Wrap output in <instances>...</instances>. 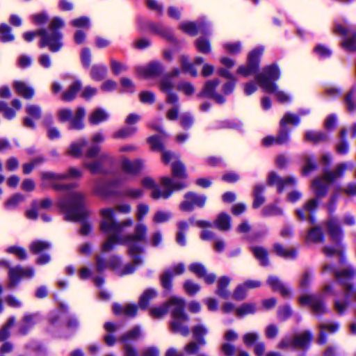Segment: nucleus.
Wrapping results in <instances>:
<instances>
[{
  "mask_svg": "<svg viewBox=\"0 0 356 356\" xmlns=\"http://www.w3.org/2000/svg\"><path fill=\"white\" fill-rule=\"evenodd\" d=\"M172 172L174 177L186 179L187 177L186 168L179 161H176L172 163Z\"/></svg>",
  "mask_w": 356,
  "mask_h": 356,
  "instance_id": "obj_44",
  "label": "nucleus"
},
{
  "mask_svg": "<svg viewBox=\"0 0 356 356\" xmlns=\"http://www.w3.org/2000/svg\"><path fill=\"white\" fill-rule=\"evenodd\" d=\"M333 32L343 36L341 47L344 51L353 52L356 50V31L353 25L346 20L342 23L337 22L334 24Z\"/></svg>",
  "mask_w": 356,
  "mask_h": 356,
  "instance_id": "obj_8",
  "label": "nucleus"
},
{
  "mask_svg": "<svg viewBox=\"0 0 356 356\" xmlns=\"http://www.w3.org/2000/svg\"><path fill=\"white\" fill-rule=\"evenodd\" d=\"M161 184L166 188L165 191H161L156 186L154 180L150 177H145L142 180V185L145 188L152 189L151 196L154 200L159 198L167 199L171 195L173 191L180 190L186 186L183 181L175 182L169 177H163L161 179Z\"/></svg>",
  "mask_w": 356,
  "mask_h": 356,
  "instance_id": "obj_7",
  "label": "nucleus"
},
{
  "mask_svg": "<svg viewBox=\"0 0 356 356\" xmlns=\"http://www.w3.org/2000/svg\"><path fill=\"white\" fill-rule=\"evenodd\" d=\"M137 306L136 305L129 304L122 306L119 304L113 305V312L115 314H124L129 317H134L137 313Z\"/></svg>",
  "mask_w": 356,
  "mask_h": 356,
  "instance_id": "obj_31",
  "label": "nucleus"
},
{
  "mask_svg": "<svg viewBox=\"0 0 356 356\" xmlns=\"http://www.w3.org/2000/svg\"><path fill=\"white\" fill-rule=\"evenodd\" d=\"M185 301L184 299L174 296L172 297L165 304L152 307L149 310L151 316L159 318L165 316L170 308L172 321L170 326L172 332L186 336L189 333L186 323L188 321V316L184 312Z\"/></svg>",
  "mask_w": 356,
  "mask_h": 356,
  "instance_id": "obj_2",
  "label": "nucleus"
},
{
  "mask_svg": "<svg viewBox=\"0 0 356 356\" xmlns=\"http://www.w3.org/2000/svg\"><path fill=\"white\" fill-rule=\"evenodd\" d=\"M206 24L200 22L197 24L194 22H185L180 24V29L185 33L195 35L197 33H205Z\"/></svg>",
  "mask_w": 356,
  "mask_h": 356,
  "instance_id": "obj_26",
  "label": "nucleus"
},
{
  "mask_svg": "<svg viewBox=\"0 0 356 356\" xmlns=\"http://www.w3.org/2000/svg\"><path fill=\"white\" fill-rule=\"evenodd\" d=\"M247 289H245L244 284L238 285L236 289L234 290L232 297L234 300H241L244 299L247 295Z\"/></svg>",
  "mask_w": 356,
  "mask_h": 356,
  "instance_id": "obj_64",
  "label": "nucleus"
},
{
  "mask_svg": "<svg viewBox=\"0 0 356 356\" xmlns=\"http://www.w3.org/2000/svg\"><path fill=\"white\" fill-rule=\"evenodd\" d=\"M86 145L87 141L86 139H80L76 142H73L69 146L67 154L74 157H80L83 155V150Z\"/></svg>",
  "mask_w": 356,
  "mask_h": 356,
  "instance_id": "obj_35",
  "label": "nucleus"
},
{
  "mask_svg": "<svg viewBox=\"0 0 356 356\" xmlns=\"http://www.w3.org/2000/svg\"><path fill=\"white\" fill-rule=\"evenodd\" d=\"M39 321V317L37 314H26L19 327V332L22 334H26L29 330Z\"/></svg>",
  "mask_w": 356,
  "mask_h": 356,
  "instance_id": "obj_30",
  "label": "nucleus"
},
{
  "mask_svg": "<svg viewBox=\"0 0 356 356\" xmlns=\"http://www.w3.org/2000/svg\"><path fill=\"white\" fill-rule=\"evenodd\" d=\"M163 67L159 61H152L145 66H139L136 68L138 74L143 78H153L159 76Z\"/></svg>",
  "mask_w": 356,
  "mask_h": 356,
  "instance_id": "obj_18",
  "label": "nucleus"
},
{
  "mask_svg": "<svg viewBox=\"0 0 356 356\" xmlns=\"http://www.w3.org/2000/svg\"><path fill=\"white\" fill-rule=\"evenodd\" d=\"M150 29L157 33V34H159L163 37H165L168 39H170L171 38V33L170 32V31L166 29L165 27L163 26L161 24H152L150 25Z\"/></svg>",
  "mask_w": 356,
  "mask_h": 356,
  "instance_id": "obj_56",
  "label": "nucleus"
},
{
  "mask_svg": "<svg viewBox=\"0 0 356 356\" xmlns=\"http://www.w3.org/2000/svg\"><path fill=\"white\" fill-rule=\"evenodd\" d=\"M34 275V270L33 268H23L17 266L15 267H10L8 270L9 282L8 286L13 288L16 286L22 278H31Z\"/></svg>",
  "mask_w": 356,
  "mask_h": 356,
  "instance_id": "obj_15",
  "label": "nucleus"
},
{
  "mask_svg": "<svg viewBox=\"0 0 356 356\" xmlns=\"http://www.w3.org/2000/svg\"><path fill=\"white\" fill-rule=\"evenodd\" d=\"M263 52V47H259L252 50L248 54L247 65L239 66L237 70V74L244 77H248L254 74L259 68V58Z\"/></svg>",
  "mask_w": 356,
  "mask_h": 356,
  "instance_id": "obj_12",
  "label": "nucleus"
},
{
  "mask_svg": "<svg viewBox=\"0 0 356 356\" xmlns=\"http://www.w3.org/2000/svg\"><path fill=\"white\" fill-rule=\"evenodd\" d=\"M225 50L231 54H237L241 52L242 49L241 43L237 42H228L223 45Z\"/></svg>",
  "mask_w": 356,
  "mask_h": 356,
  "instance_id": "obj_57",
  "label": "nucleus"
},
{
  "mask_svg": "<svg viewBox=\"0 0 356 356\" xmlns=\"http://www.w3.org/2000/svg\"><path fill=\"white\" fill-rule=\"evenodd\" d=\"M274 250L277 254L284 258L290 259L296 256V252L294 250L286 248L278 243L274 245Z\"/></svg>",
  "mask_w": 356,
  "mask_h": 356,
  "instance_id": "obj_46",
  "label": "nucleus"
},
{
  "mask_svg": "<svg viewBox=\"0 0 356 356\" xmlns=\"http://www.w3.org/2000/svg\"><path fill=\"white\" fill-rule=\"evenodd\" d=\"M109 118L108 113L101 108L95 109L88 118L89 122L92 124H98Z\"/></svg>",
  "mask_w": 356,
  "mask_h": 356,
  "instance_id": "obj_34",
  "label": "nucleus"
},
{
  "mask_svg": "<svg viewBox=\"0 0 356 356\" xmlns=\"http://www.w3.org/2000/svg\"><path fill=\"white\" fill-rule=\"evenodd\" d=\"M280 76L277 66L272 65L264 67L261 73L256 75L255 79L264 92L274 94L278 102L284 104L289 102L291 99L284 91L278 90L277 84L274 83Z\"/></svg>",
  "mask_w": 356,
  "mask_h": 356,
  "instance_id": "obj_5",
  "label": "nucleus"
},
{
  "mask_svg": "<svg viewBox=\"0 0 356 356\" xmlns=\"http://www.w3.org/2000/svg\"><path fill=\"white\" fill-rule=\"evenodd\" d=\"M300 122V119L298 115L287 113L280 120L281 128L286 127L288 124L298 125Z\"/></svg>",
  "mask_w": 356,
  "mask_h": 356,
  "instance_id": "obj_48",
  "label": "nucleus"
},
{
  "mask_svg": "<svg viewBox=\"0 0 356 356\" xmlns=\"http://www.w3.org/2000/svg\"><path fill=\"white\" fill-rule=\"evenodd\" d=\"M355 91L353 88L348 92V94L346 96L345 102L346 108L350 112H353L355 111Z\"/></svg>",
  "mask_w": 356,
  "mask_h": 356,
  "instance_id": "obj_59",
  "label": "nucleus"
},
{
  "mask_svg": "<svg viewBox=\"0 0 356 356\" xmlns=\"http://www.w3.org/2000/svg\"><path fill=\"white\" fill-rule=\"evenodd\" d=\"M14 88L16 92L26 99H31L34 95V90L22 81L14 82Z\"/></svg>",
  "mask_w": 356,
  "mask_h": 356,
  "instance_id": "obj_36",
  "label": "nucleus"
},
{
  "mask_svg": "<svg viewBox=\"0 0 356 356\" xmlns=\"http://www.w3.org/2000/svg\"><path fill=\"white\" fill-rule=\"evenodd\" d=\"M156 291L153 289L145 290L140 297L139 307L143 309H145L148 307L149 301L156 298Z\"/></svg>",
  "mask_w": 356,
  "mask_h": 356,
  "instance_id": "obj_40",
  "label": "nucleus"
},
{
  "mask_svg": "<svg viewBox=\"0 0 356 356\" xmlns=\"http://www.w3.org/2000/svg\"><path fill=\"white\" fill-rule=\"evenodd\" d=\"M268 182L270 185H276L277 191L281 193L287 186L295 185L296 179L293 177H289L283 179L278 177L275 172H270L268 175Z\"/></svg>",
  "mask_w": 356,
  "mask_h": 356,
  "instance_id": "obj_21",
  "label": "nucleus"
},
{
  "mask_svg": "<svg viewBox=\"0 0 356 356\" xmlns=\"http://www.w3.org/2000/svg\"><path fill=\"white\" fill-rule=\"evenodd\" d=\"M86 111L83 108H79L73 115L72 112L68 108H61L58 111V118L62 122H70V129H81L84 127L83 118Z\"/></svg>",
  "mask_w": 356,
  "mask_h": 356,
  "instance_id": "obj_11",
  "label": "nucleus"
},
{
  "mask_svg": "<svg viewBox=\"0 0 356 356\" xmlns=\"http://www.w3.org/2000/svg\"><path fill=\"white\" fill-rule=\"evenodd\" d=\"M219 81L217 79L207 81L204 86L202 92L199 96H205L213 99L217 103L222 104L225 102V98L215 92V89L218 86Z\"/></svg>",
  "mask_w": 356,
  "mask_h": 356,
  "instance_id": "obj_22",
  "label": "nucleus"
},
{
  "mask_svg": "<svg viewBox=\"0 0 356 356\" xmlns=\"http://www.w3.org/2000/svg\"><path fill=\"white\" fill-rule=\"evenodd\" d=\"M83 200L84 196L81 193L71 191L58 202V206L65 213L67 220L81 222L88 215L87 210L83 207Z\"/></svg>",
  "mask_w": 356,
  "mask_h": 356,
  "instance_id": "obj_4",
  "label": "nucleus"
},
{
  "mask_svg": "<svg viewBox=\"0 0 356 356\" xmlns=\"http://www.w3.org/2000/svg\"><path fill=\"white\" fill-rule=\"evenodd\" d=\"M333 272L338 281L346 288L348 296L351 294L352 283L354 280L353 269L346 267L340 270H335L332 266L326 265L323 267V272Z\"/></svg>",
  "mask_w": 356,
  "mask_h": 356,
  "instance_id": "obj_13",
  "label": "nucleus"
},
{
  "mask_svg": "<svg viewBox=\"0 0 356 356\" xmlns=\"http://www.w3.org/2000/svg\"><path fill=\"white\" fill-rule=\"evenodd\" d=\"M185 200L181 204L183 211H190L194 207H203L206 203L207 197L190 192L185 195Z\"/></svg>",
  "mask_w": 356,
  "mask_h": 356,
  "instance_id": "obj_16",
  "label": "nucleus"
},
{
  "mask_svg": "<svg viewBox=\"0 0 356 356\" xmlns=\"http://www.w3.org/2000/svg\"><path fill=\"white\" fill-rule=\"evenodd\" d=\"M171 218V214L168 211H158L153 216V222L156 224L167 222Z\"/></svg>",
  "mask_w": 356,
  "mask_h": 356,
  "instance_id": "obj_55",
  "label": "nucleus"
},
{
  "mask_svg": "<svg viewBox=\"0 0 356 356\" xmlns=\"http://www.w3.org/2000/svg\"><path fill=\"white\" fill-rule=\"evenodd\" d=\"M50 244L45 241H35L30 245V249L34 254H39L50 248Z\"/></svg>",
  "mask_w": 356,
  "mask_h": 356,
  "instance_id": "obj_53",
  "label": "nucleus"
},
{
  "mask_svg": "<svg viewBox=\"0 0 356 356\" xmlns=\"http://www.w3.org/2000/svg\"><path fill=\"white\" fill-rule=\"evenodd\" d=\"M300 302L301 305H309L314 312L316 313H321L324 312V306L319 298L315 296H304L300 298Z\"/></svg>",
  "mask_w": 356,
  "mask_h": 356,
  "instance_id": "obj_25",
  "label": "nucleus"
},
{
  "mask_svg": "<svg viewBox=\"0 0 356 356\" xmlns=\"http://www.w3.org/2000/svg\"><path fill=\"white\" fill-rule=\"evenodd\" d=\"M136 131L137 128L136 127L124 128L115 133L114 138H127L134 134Z\"/></svg>",
  "mask_w": 356,
  "mask_h": 356,
  "instance_id": "obj_61",
  "label": "nucleus"
},
{
  "mask_svg": "<svg viewBox=\"0 0 356 356\" xmlns=\"http://www.w3.org/2000/svg\"><path fill=\"white\" fill-rule=\"evenodd\" d=\"M267 283L274 291H278L283 296H287L290 294V289L277 277L270 276Z\"/></svg>",
  "mask_w": 356,
  "mask_h": 356,
  "instance_id": "obj_29",
  "label": "nucleus"
},
{
  "mask_svg": "<svg viewBox=\"0 0 356 356\" xmlns=\"http://www.w3.org/2000/svg\"><path fill=\"white\" fill-rule=\"evenodd\" d=\"M254 305L251 303H245L236 309V314L239 317L252 314L255 312Z\"/></svg>",
  "mask_w": 356,
  "mask_h": 356,
  "instance_id": "obj_51",
  "label": "nucleus"
},
{
  "mask_svg": "<svg viewBox=\"0 0 356 356\" xmlns=\"http://www.w3.org/2000/svg\"><path fill=\"white\" fill-rule=\"evenodd\" d=\"M108 158L109 156L108 154H102L100 155L98 160L94 161L92 162L85 161L83 163V165L92 174L99 173L102 172V162Z\"/></svg>",
  "mask_w": 356,
  "mask_h": 356,
  "instance_id": "obj_32",
  "label": "nucleus"
},
{
  "mask_svg": "<svg viewBox=\"0 0 356 356\" xmlns=\"http://www.w3.org/2000/svg\"><path fill=\"white\" fill-rule=\"evenodd\" d=\"M64 26V21L59 18H54L49 24V32L44 29L35 32H26L24 33V39L27 42H31L35 36L41 35L40 42V47H48L52 52L58 51L63 46L62 34L57 31V29L62 28Z\"/></svg>",
  "mask_w": 356,
  "mask_h": 356,
  "instance_id": "obj_3",
  "label": "nucleus"
},
{
  "mask_svg": "<svg viewBox=\"0 0 356 356\" xmlns=\"http://www.w3.org/2000/svg\"><path fill=\"white\" fill-rule=\"evenodd\" d=\"M70 24L76 28L88 29L90 26V21L87 17H81L72 20Z\"/></svg>",
  "mask_w": 356,
  "mask_h": 356,
  "instance_id": "obj_54",
  "label": "nucleus"
},
{
  "mask_svg": "<svg viewBox=\"0 0 356 356\" xmlns=\"http://www.w3.org/2000/svg\"><path fill=\"white\" fill-rule=\"evenodd\" d=\"M327 138V135L321 131H309L305 133V139L315 143L325 140Z\"/></svg>",
  "mask_w": 356,
  "mask_h": 356,
  "instance_id": "obj_52",
  "label": "nucleus"
},
{
  "mask_svg": "<svg viewBox=\"0 0 356 356\" xmlns=\"http://www.w3.org/2000/svg\"><path fill=\"white\" fill-rule=\"evenodd\" d=\"M15 38L14 35L11 33L10 27L6 24H1L0 25V39L3 42H10Z\"/></svg>",
  "mask_w": 356,
  "mask_h": 356,
  "instance_id": "obj_49",
  "label": "nucleus"
},
{
  "mask_svg": "<svg viewBox=\"0 0 356 356\" xmlns=\"http://www.w3.org/2000/svg\"><path fill=\"white\" fill-rule=\"evenodd\" d=\"M264 191V186L263 185L259 184L254 187V200L253 202V207L258 208L260 207L265 201L264 197L262 195V193Z\"/></svg>",
  "mask_w": 356,
  "mask_h": 356,
  "instance_id": "obj_47",
  "label": "nucleus"
},
{
  "mask_svg": "<svg viewBox=\"0 0 356 356\" xmlns=\"http://www.w3.org/2000/svg\"><path fill=\"white\" fill-rule=\"evenodd\" d=\"M318 204V202L316 199L310 200L305 204L302 209L296 210L297 216L302 220L307 219L308 218L310 222L313 223L314 219L312 214L316 209Z\"/></svg>",
  "mask_w": 356,
  "mask_h": 356,
  "instance_id": "obj_24",
  "label": "nucleus"
},
{
  "mask_svg": "<svg viewBox=\"0 0 356 356\" xmlns=\"http://www.w3.org/2000/svg\"><path fill=\"white\" fill-rule=\"evenodd\" d=\"M25 197L21 194H16L10 197L5 204L7 209H13L16 207L20 202L24 200Z\"/></svg>",
  "mask_w": 356,
  "mask_h": 356,
  "instance_id": "obj_60",
  "label": "nucleus"
},
{
  "mask_svg": "<svg viewBox=\"0 0 356 356\" xmlns=\"http://www.w3.org/2000/svg\"><path fill=\"white\" fill-rule=\"evenodd\" d=\"M180 63L181 65L182 70L184 72L190 74L193 76H196L197 70L194 67L193 64L189 62L188 57L186 56H181L180 58Z\"/></svg>",
  "mask_w": 356,
  "mask_h": 356,
  "instance_id": "obj_45",
  "label": "nucleus"
},
{
  "mask_svg": "<svg viewBox=\"0 0 356 356\" xmlns=\"http://www.w3.org/2000/svg\"><path fill=\"white\" fill-rule=\"evenodd\" d=\"M316 165L313 161V158L307 156L305 158V165L302 168V174L308 175L312 171L316 169Z\"/></svg>",
  "mask_w": 356,
  "mask_h": 356,
  "instance_id": "obj_63",
  "label": "nucleus"
},
{
  "mask_svg": "<svg viewBox=\"0 0 356 356\" xmlns=\"http://www.w3.org/2000/svg\"><path fill=\"white\" fill-rule=\"evenodd\" d=\"M251 252L261 265L267 266L268 264V252L265 248L261 246H252Z\"/></svg>",
  "mask_w": 356,
  "mask_h": 356,
  "instance_id": "obj_41",
  "label": "nucleus"
},
{
  "mask_svg": "<svg viewBox=\"0 0 356 356\" xmlns=\"http://www.w3.org/2000/svg\"><path fill=\"white\" fill-rule=\"evenodd\" d=\"M83 175V172L76 168H70L66 172L64 173H54L51 172H47L42 174V178L44 181L51 184L56 189L65 188L67 186H60L56 185L58 181L64 179H72L80 178Z\"/></svg>",
  "mask_w": 356,
  "mask_h": 356,
  "instance_id": "obj_10",
  "label": "nucleus"
},
{
  "mask_svg": "<svg viewBox=\"0 0 356 356\" xmlns=\"http://www.w3.org/2000/svg\"><path fill=\"white\" fill-rule=\"evenodd\" d=\"M107 69L104 65H93L90 70V77L95 81H101L106 75Z\"/></svg>",
  "mask_w": 356,
  "mask_h": 356,
  "instance_id": "obj_43",
  "label": "nucleus"
},
{
  "mask_svg": "<svg viewBox=\"0 0 356 356\" xmlns=\"http://www.w3.org/2000/svg\"><path fill=\"white\" fill-rule=\"evenodd\" d=\"M104 138V136L100 132L96 133L92 136L91 140L94 145L90 147L86 151L85 154L86 159L95 158L98 155L100 148L97 144L102 143Z\"/></svg>",
  "mask_w": 356,
  "mask_h": 356,
  "instance_id": "obj_27",
  "label": "nucleus"
},
{
  "mask_svg": "<svg viewBox=\"0 0 356 356\" xmlns=\"http://www.w3.org/2000/svg\"><path fill=\"white\" fill-rule=\"evenodd\" d=\"M312 335L309 332L305 331L295 337L294 339L285 337L278 344L280 349L305 348L310 342Z\"/></svg>",
  "mask_w": 356,
  "mask_h": 356,
  "instance_id": "obj_14",
  "label": "nucleus"
},
{
  "mask_svg": "<svg viewBox=\"0 0 356 356\" xmlns=\"http://www.w3.org/2000/svg\"><path fill=\"white\" fill-rule=\"evenodd\" d=\"M323 238L321 229L318 227L312 228L308 233L307 240L314 242L321 241Z\"/></svg>",
  "mask_w": 356,
  "mask_h": 356,
  "instance_id": "obj_58",
  "label": "nucleus"
},
{
  "mask_svg": "<svg viewBox=\"0 0 356 356\" xmlns=\"http://www.w3.org/2000/svg\"><path fill=\"white\" fill-rule=\"evenodd\" d=\"M327 227L331 240L334 243V247L325 246L323 252L327 257L341 254V245L339 241L341 232L338 222L335 219H330L327 222Z\"/></svg>",
  "mask_w": 356,
  "mask_h": 356,
  "instance_id": "obj_9",
  "label": "nucleus"
},
{
  "mask_svg": "<svg viewBox=\"0 0 356 356\" xmlns=\"http://www.w3.org/2000/svg\"><path fill=\"white\" fill-rule=\"evenodd\" d=\"M127 214L131 211V207L127 203L116 205L115 209L105 208L100 211L102 220L100 224L102 232L108 234L106 241L102 244L103 252H108L114 248L116 245H126L128 246V253L134 259V264L127 265L123 269H118L120 259L113 257L109 263H105L100 257H97V268L102 271L107 268H112L117 271L119 275H125L134 272L136 268L142 264V260L138 254L142 252V242L146 240L147 227L138 222L134 227L133 234L122 236L125 227H131L133 224L131 219H127L118 222L114 220L115 211Z\"/></svg>",
  "mask_w": 356,
  "mask_h": 356,
  "instance_id": "obj_1",
  "label": "nucleus"
},
{
  "mask_svg": "<svg viewBox=\"0 0 356 356\" xmlns=\"http://www.w3.org/2000/svg\"><path fill=\"white\" fill-rule=\"evenodd\" d=\"M339 325L335 323H324L320 325V337L318 342L320 344H323L326 342L325 332H328L334 333L339 330Z\"/></svg>",
  "mask_w": 356,
  "mask_h": 356,
  "instance_id": "obj_33",
  "label": "nucleus"
},
{
  "mask_svg": "<svg viewBox=\"0 0 356 356\" xmlns=\"http://www.w3.org/2000/svg\"><path fill=\"white\" fill-rule=\"evenodd\" d=\"M349 169L346 163L338 165L334 170L325 172L322 177L315 179L312 183V190L318 198L324 197L327 191L329 185L338 178L341 177L344 172Z\"/></svg>",
  "mask_w": 356,
  "mask_h": 356,
  "instance_id": "obj_6",
  "label": "nucleus"
},
{
  "mask_svg": "<svg viewBox=\"0 0 356 356\" xmlns=\"http://www.w3.org/2000/svg\"><path fill=\"white\" fill-rule=\"evenodd\" d=\"M161 90L167 93V102L170 104L177 103L178 97L175 93L171 92L173 85L168 78L163 79L160 84Z\"/></svg>",
  "mask_w": 356,
  "mask_h": 356,
  "instance_id": "obj_28",
  "label": "nucleus"
},
{
  "mask_svg": "<svg viewBox=\"0 0 356 356\" xmlns=\"http://www.w3.org/2000/svg\"><path fill=\"white\" fill-rule=\"evenodd\" d=\"M216 227L221 231H227L230 229L231 222L229 215L222 213L216 220Z\"/></svg>",
  "mask_w": 356,
  "mask_h": 356,
  "instance_id": "obj_42",
  "label": "nucleus"
},
{
  "mask_svg": "<svg viewBox=\"0 0 356 356\" xmlns=\"http://www.w3.org/2000/svg\"><path fill=\"white\" fill-rule=\"evenodd\" d=\"M189 270L199 277L203 278L208 284H213L216 280V275L213 273L207 274L205 267L201 264H192L189 266Z\"/></svg>",
  "mask_w": 356,
  "mask_h": 356,
  "instance_id": "obj_23",
  "label": "nucleus"
},
{
  "mask_svg": "<svg viewBox=\"0 0 356 356\" xmlns=\"http://www.w3.org/2000/svg\"><path fill=\"white\" fill-rule=\"evenodd\" d=\"M184 265L179 264L172 268L165 270L161 276V283L163 289L167 291L172 289V279L174 276L181 275L184 271Z\"/></svg>",
  "mask_w": 356,
  "mask_h": 356,
  "instance_id": "obj_19",
  "label": "nucleus"
},
{
  "mask_svg": "<svg viewBox=\"0 0 356 356\" xmlns=\"http://www.w3.org/2000/svg\"><path fill=\"white\" fill-rule=\"evenodd\" d=\"M229 282L230 279L227 277H222L218 281L216 293L223 299H228L230 296L229 291L227 289Z\"/></svg>",
  "mask_w": 356,
  "mask_h": 356,
  "instance_id": "obj_37",
  "label": "nucleus"
},
{
  "mask_svg": "<svg viewBox=\"0 0 356 356\" xmlns=\"http://www.w3.org/2000/svg\"><path fill=\"white\" fill-rule=\"evenodd\" d=\"M197 49L202 54H209L211 52V47L209 40L204 38H200L195 41Z\"/></svg>",
  "mask_w": 356,
  "mask_h": 356,
  "instance_id": "obj_50",
  "label": "nucleus"
},
{
  "mask_svg": "<svg viewBox=\"0 0 356 356\" xmlns=\"http://www.w3.org/2000/svg\"><path fill=\"white\" fill-rule=\"evenodd\" d=\"M184 289L185 291L191 296L195 294L200 290V287L198 284L190 280H187L185 282V283L184 284Z\"/></svg>",
  "mask_w": 356,
  "mask_h": 356,
  "instance_id": "obj_62",
  "label": "nucleus"
},
{
  "mask_svg": "<svg viewBox=\"0 0 356 356\" xmlns=\"http://www.w3.org/2000/svg\"><path fill=\"white\" fill-rule=\"evenodd\" d=\"M140 334L139 327H136L122 338V341L124 343V356H138L136 350L129 343V341L137 339L139 337Z\"/></svg>",
  "mask_w": 356,
  "mask_h": 356,
  "instance_id": "obj_20",
  "label": "nucleus"
},
{
  "mask_svg": "<svg viewBox=\"0 0 356 356\" xmlns=\"http://www.w3.org/2000/svg\"><path fill=\"white\" fill-rule=\"evenodd\" d=\"M144 167V161L141 159L131 161L128 158H120V168L127 175L135 176L140 173Z\"/></svg>",
  "mask_w": 356,
  "mask_h": 356,
  "instance_id": "obj_17",
  "label": "nucleus"
},
{
  "mask_svg": "<svg viewBox=\"0 0 356 356\" xmlns=\"http://www.w3.org/2000/svg\"><path fill=\"white\" fill-rule=\"evenodd\" d=\"M81 87V83L80 81H74L69 87L68 90L63 92L62 99L66 102H70L73 100L77 92L79 91Z\"/></svg>",
  "mask_w": 356,
  "mask_h": 356,
  "instance_id": "obj_39",
  "label": "nucleus"
},
{
  "mask_svg": "<svg viewBox=\"0 0 356 356\" xmlns=\"http://www.w3.org/2000/svg\"><path fill=\"white\" fill-rule=\"evenodd\" d=\"M193 337L197 340L199 345L203 346L206 344V340L204 339L208 333L207 327L203 324L195 325L192 330Z\"/></svg>",
  "mask_w": 356,
  "mask_h": 356,
  "instance_id": "obj_38",
  "label": "nucleus"
}]
</instances>
